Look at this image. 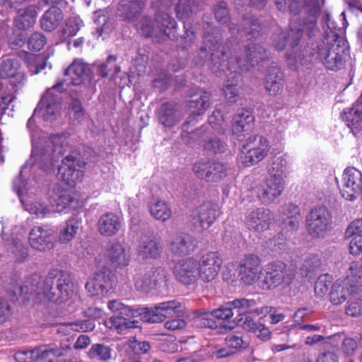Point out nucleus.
I'll return each instance as SVG.
<instances>
[{
	"label": "nucleus",
	"mask_w": 362,
	"mask_h": 362,
	"mask_svg": "<svg viewBox=\"0 0 362 362\" xmlns=\"http://www.w3.org/2000/svg\"><path fill=\"white\" fill-rule=\"evenodd\" d=\"M240 47L236 39L228 40L225 44L220 45L216 37L204 32L203 44L197 52V64L202 65L210 59L215 65H221L228 62L237 63L241 70L247 69L248 64L254 66L267 57L265 49L260 45L251 42L246 46V58L242 59L239 54Z\"/></svg>",
	"instance_id": "f257e3e1"
},
{
	"label": "nucleus",
	"mask_w": 362,
	"mask_h": 362,
	"mask_svg": "<svg viewBox=\"0 0 362 362\" xmlns=\"http://www.w3.org/2000/svg\"><path fill=\"white\" fill-rule=\"evenodd\" d=\"M327 35V38L316 45L313 44L311 47L302 49L298 57L289 54L288 64L293 66L298 61L312 62L315 57L329 70L337 71L343 69L349 57L347 42L343 37H337L334 32Z\"/></svg>",
	"instance_id": "f03ea898"
},
{
	"label": "nucleus",
	"mask_w": 362,
	"mask_h": 362,
	"mask_svg": "<svg viewBox=\"0 0 362 362\" xmlns=\"http://www.w3.org/2000/svg\"><path fill=\"white\" fill-rule=\"evenodd\" d=\"M320 6L318 0H306L304 7V13L306 18L304 19L300 28H296L294 23H291L288 33L281 32L274 37V45L278 50H282L288 42H291L293 47L298 44L302 36V32L305 31L309 37L315 36L318 32L317 26V17L320 13Z\"/></svg>",
	"instance_id": "7ed1b4c3"
},
{
	"label": "nucleus",
	"mask_w": 362,
	"mask_h": 362,
	"mask_svg": "<svg viewBox=\"0 0 362 362\" xmlns=\"http://www.w3.org/2000/svg\"><path fill=\"white\" fill-rule=\"evenodd\" d=\"M136 28L144 37H151L153 41L161 42L175 37L176 22L168 13H163L156 15L155 20L142 17Z\"/></svg>",
	"instance_id": "20e7f679"
},
{
	"label": "nucleus",
	"mask_w": 362,
	"mask_h": 362,
	"mask_svg": "<svg viewBox=\"0 0 362 362\" xmlns=\"http://www.w3.org/2000/svg\"><path fill=\"white\" fill-rule=\"evenodd\" d=\"M42 289L46 299L57 304H62L72 296L74 284L67 274L61 270H53L45 278Z\"/></svg>",
	"instance_id": "39448f33"
},
{
	"label": "nucleus",
	"mask_w": 362,
	"mask_h": 362,
	"mask_svg": "<svg viewBox=\"0 0 362 362\" xmlns=\"http://www.w3.org/2000/svg\"><path fill=\"white\" fill-rule=\"evenodd\" d=\"M107 306L110 310L119 313L104 321L107 328L121 334L127 329L139 327V321L134 320L138 317L136 309L127 306L117 300L110 301Z\"/></svg>",
	"instance_id": "423d86ee"
},
{
	"label": "nucleus",
	"mask_w": 362,
	"mask_h": 362,
	"mask_svg": "<svg viewBox=\"0 0 362 362\" xmlns=\"http://www.w3.org/2000/svg\"><path fill=\"white\" fill-rule=\"evenodd\" d=\"M194 123V119L186 121L182 125V140L188 144H192L202 141L203 147L205 150L214 153H223L226 148L224 141L218 139L213 132L206 131V127H202L195 131H189V125Z\"/></svg>",
	"instance_id": "0eeeda50"
},
{
	"label": "nucleus",
	"mask_w": 362,
	"mask_h": 362,
	"mask_svg": "<svg viewBox=\"0 0 362 362\" xmlns=\"http://www.w3.org/2000/svg\"><path fill=\"white\" fill-rule=\"evenodd\" d=\"M181 304L176 300L163 302L152 308H136L138 317L148 323H158L167 317H180L182 313Z\"/></svg>",
	"instance_id": "6e6552de"
},
{
	"label": "nucleus",
	"mask_w": 362,
	"mask_h": 362,
	"mask_svg": "<svg viewBox=\"0 0 362 362\" xmlns=\"http://www.w3.org/2000/svg\"><path fill=\"white\" fill-rule=\"evenodd\" d=\"M269 150V141L260 135L249 136L241 150L240 160L247 166L257 164Z\"/></svg>",
	"instance_id": "1a4fd4ad"
},
{
	"label": "nucleus",
	"mask_w": 362,
	"mask_h": 362,
	"mask_svg": "<svg viewBox=\"0 0 362 362\" xmlns=\"http://www.w3.org/2000/svg\"><path fill=\"white\" fill-rule=\"evenodd\" d=\"M86 163L81 159L80 154L73 152L63 158L61 165L58 168V178L67 185L72 187L83 177V168Z\"/></svg>",
	"instance_id": "9d476101"
},
{
	"label": "nucleus",
	"mask_w": 362,
	"mask_h": 362,
	"mask_svg": "<svg viewBox=\"0 0 362 362\" xmlns=\"http://www.w3.org/2000/svg\"><path fill=\"white\" fill-rule=\"evenodd\" d=\"M295 275V270L290 266L280 261L273 262L266 267L264 281L268 288H286L291 284Z\"/></svg>",
	"instance_id": "9b49d317"
},
{
	"label": "nucleus",
	"mask_w": 362,
	"mask_h": 362,
	"mask_svg": "<svg viewBox=\"0 0 362 362\" xmlns=\"http://www.w3.org/2000/svg\"><path fill=\"white\" fill-rule=\"evenodd\" d=\"M194 175L207 182H217L228 175V168L222 163L209 158L196 161L192 168Z\"/></svg>",
	"instance_id": "f8f14e48"
},
{
	"label": "nucleus",
	"mask_w": 362,
	"mask_h": 362,
	"mask_svg": "<svg viewBox=\"0 0 362 362\" xmlns=\"http://www.w3.org/2000/svg\"><path fill=\"white\" fill-rule=\"evenodd\" d=\"M306 221L308 231L313 237H323L332 228V216L325 206L313 209Z\"/></svg>",
	"instance_id": "ddd939ff"
},
{
	"label": "nucleus",
	"mask_w": 362,
	"mask_h": 362,
	"mask_svg": "<svg viewBox=\"0 0 362 362\" xmlns=\"http://www.w3.org/2000/svg\"><path fill=\"white\" fill-rule=\"evenodd\" d=\"M167 280V272L161 267H152L146 273L136 274L134 279L136 288L144 293L157 289L165 284Z\"/></svg>",
	"instance_id": "4468645a"
},
{
	"label": "nucleus",
	"mask_w": 362,
	"mask_h": 362,
	"mask_svg": "<svg viewBox=\"0 0 362 362\" xmlns=\"http://www.w3.org/2000/svg\"><path fill=\"white\" fill-rule=\"evenodd\" d=\"M220 215L219 207L216 204L206 202L197 207L192 214V222L194 227L206 230Z\"/></svg>",
	"instance_id": "2eb2a0df"
},
{
	"label": "nucleus",
	"mask_w": 362,
	"mask_h": 362,
	"mask_svg": "<svg viewBox=\"0 0 362 362\" xmlns=\"http://www.w3.org/2000/svg\"><path fill=\"white\" fill-rule=\"evenodd\" d=\"M59 93L62 91V83L54 85L51 89H48L40 101L35 114H40L45 119H49L59 112V97L55 95L53 91Z\"/></svg>",
	"instance_id": "dca6fc26"
},
{
	"label": "nucleus",
	"mask_w": 362,
	"mask_h": 362,
	"mask_svg": "<svg viewBox=\"0 0 362 362\" xmlns=\"http://www.w3.org/2000/svg\"><path fill=\"white\" fill-rule=\"evenodd\" d=\"M112 275L110 269L103 268L86 283V289L92 296H103L112 288Z\"/></svg>",
	"instance_id": "f3484780"
},
{
	"label": "nucleus",
	"mask_w": 362,
	"mask_h": 362,
	"mask_svg": "<svg viewBox=\"0 0 362 362\" xmlns=\"http://www.w3.org/2000/svg\"><path fill=\"white\" fill-rule=\"evenodd\" d=\"M199 262L192 258L181 259L174 267L176 279L183 284L189 285L200 278Z\"/></svg>",
	"instance_id": "a211bd4d"
},
{
	"label": "nucleus",
	"mask_w": 362,
	"mask_h": 362,
	"mask_svg": "<svg viewBox=\"0 0 362 362\" xmlns=\"http://www.w3.org/2000/svg\"><path fill=\"white\" fill-rule=\"evenodd\" d=\"M284 185L281 175H270L259 188L257 197L262 204H271L281 194Z\"/></svg>",
	"instance_id": "6ab92c4d"
},
{
	"label": "nucleus",
	"mask_w": 362,
	"mask_h": 362,
	"mask_svg": "<svg viewBox=\"0 0 362 362\" xmlns=\"http://www.w3.org/2000/svg\"><path fill=\"white\" fill-rule=\"evenodd\" d=\"M199 264L200 279L203 281L210 282L218 276L223 261L220 254L210 252L202 257Z\"/></svg>",
	"instance_id": "aec40b11"
},
{
	"label": "nucleus",
	"mask_w": 362,
	"mask_h": 362,
	"mask_svg": "<svg viewBox=\"0 0 362 362\" xmlns=\"http://www.w3.org/2000/svg\"><path fill=\"white\" fill-rule=\"evenodd\" d=\"M272 220L273 216L269 209L257 208L246 215L245 224L250 231L262 233L269 228Z\"/></svg>",
	"instance_id": "412c9836"
},
{
	"label": "nucleus",
	"mask_w": 362,
	"mask_h": 362,
	"mask_svg": "<svg viewBox=\"0 0 362 362\" xmlns=\"http://www.w3.org/2000/svg\"><path fill=\"white\" fill-rule=\"evenodd\" d=\"M362 192V174L354 168L345 170L343 175L342 197L346 200H354Z\"/></svg>",
	"instance_id": "4be33fe9"
},
{
	"label": "nucleus",
	"mask_w": 362,
	"mask_h": 362,
	"mask_svg": "<svg viewBox=\"0 0 362 362\" xmlns=\"http://www.w3.org/2000/svg\"><path fill=\"white\" fill-rule=\"evenodd\" d=\"M54 230L47 226H35L29 233L30 245L40 252L51 250L54 247Z\"/></svg>",
	"instance_id": "5701e85b"
},
{
	"label": "nucleus",
	"mask_w": 362,
	"mask_h": 362,
	"mask_svg": "<svg viewBox=\"0 0 362 362\" xmlns=\"http://www.w3.org/2000/svg\"><path fill=\"white\" fill-rule=\"evenodd\" d=\"M105 257L112 266L122 268L129 264L130 249L118 241H112L106 246Z\"/></svg>",
	"instance_id": "b1692460"
},
{
	"label": "nucleus",
	"mask_w": 362,
	"mask_h": 362,
	"mask_svg": "<svg viewBox=\"0 0 362 362\" xmlns=\"http://www.w3.org/2000/svg\"><path fill=\"white\" fill-rule=\"evenodd\" d=\"M260 273V260L257 256L249 255L241 260L239 276L245 284H254L259 279Z\"/></svg>",
	"instance_id": "393cba45"
},
{
	"label": "nucleus",
	"mask_w": 362,
	"mask_h": 362,
	"mask_svg": "<svg viewBox=\"0 0 362 362\" xmlns=\"http://www.w3.org/2000/svg\"><path fill=\"white\" fill-rule=\"evenodd\" d=\"M254 127L255 117L249 110H240L233 117V133L239 140L252 132Z\"/></svg>",
	"instance_id": "a878e982"
},
{
	"label": "nucleus",
	"mask_w": 362,
	"mask_h": 362,
	"mask_svg": "<svg viewBox=\"0 0 362 362\" xmlns=\"http://www.w3.org/2000/svg\"><path fill=\"white\" fill-rule=\"evenodd\" d=\"M284 74L276 64H272L267 71L264 86L270 95H277L283 90Z\"/></svg>",
	"instance_id": "bb28decb"
},
{
	"label": "nucleus",
	"mask_w": 362,
	"mask_h": 362,
	"mask_svg": "<svg viewBox=\"0 0 362 362\" xmlns=\"http://www.w3.org/2000/svg\"><path fill=\"white\" fill-rule=\"evenodd\" d=\"M358 286L350 284L349 279H339L332 285L329 293L330 300L334 305L344 303L348 296L356 293Z\"/></svg>",
	"instance_id": "cd10ccee"
},
{
	"label": "nucleus",
	"mask_w": 362,
	"mask_h": 362,
	"mask_svg": "<svg viewBox=\"0 0 362 362\" xmlns=\"http://www.w3.org/2000/svg\"><path fill=\"white\" fill-rule=\"evenodd\" d=\"M182 114L177 103L168 102L162 105L158 110L159 122L165 127H173L178 124L182 118Z\"/></svg>",
	"instance_id": "c85d7f7f"
},
{
	"label": "nucleus",
	"mask_w": 362,
	"mask_h": 362,
	"mask_svg": "<svg viewBox=\"0 0 362 362\" xmlns=\"http://www.w3.org/2000/svg\"><path fill=\"white\" fill-rule=\"evenodd\" d=\"M144 8V3L141 0H121L116 14L123 21H134Z\"/></svg>",
	"instance_id": "c756f323"
},
{
	"label": "nucleus",
	"mask_w": 362,
	"mask_h": 362,
	"mask_svg": "<svg viewBox=\"0 0 362 362\" xmlns=\"http://www.w3.org/2000/svg\"><path fill=\"white\" fill-rule=\"evenodd\" d=\"M45 278L37 274H33L27 276L23 284L14 291L15 295L18 293L21 296L28 300L34 294L42 295V286Z\"/></svg>",
	"instance_id": "7c9ffc66"
},
{
	"label": "nucleus",
	"mask_w": 362,
	"mask_h": 362,
	"mask_svg": "<svg viewBox=\"0 0 362 362\" xmlns=\"http://www.w3.org/2000/svg\"><path fill=\"white\" fill-rule=\"evenodd\" d=\"M90 74V70L87 64L81 61H74L64 71V76L67 77L64 82L74 86L80 85Z\"/></svg>",
	"instance_id": "2f4dec72"
},
{
	"label": "nucleus",
	"mask_w": 362,
	"mask_h": 362,
	"mask_svg": "<svg viewBox=\"0 0 362 362\" xmlns=\"http://www.w3.org/2000/svg\"><path fill=\"white\" fill-rule=\"evenodd\" d=\"M195 240L187 233L177 234L170 244V250L175 255H187L194 250Z\"/></svg>",
	"instance_id": "473e14b6"
},
{
	"label": "nucleus",
	"mask_w": 362,
	"mask_h": 362,
	"mask_svg": "<svg viewBox=\"0 0 362 362\" xmlns=\"http://www.w3.org/2000/svg\"><path fill=\"white\" fill-rule=\"evenodd\" d=\"M68 136L66 134L52 135L46 141L47 148L45 153H51L52 159L56 161L62 157L64 152L69 150L70 147L67 142Z\"/></svg>",
	"instance_id": "72a5a7b5"
},
{
	"label": "nucleus",
	"mask_w": 362,
	"mask_h": 362,
	"mask_svg": "<svg viewBox=\"0 0 362 362\" xmlns=\"http://www.w3.org/2000/svg\"><path fill=\"white\" fill-rule=\"evenodd\" d=\"M69 346L57 347L55 345H46L33 349V362H52V356L61 357L66 354Z\"/></svg>",
	"instance_id": "f704fd0d"
},
{
	"label": "nucleus",
	"mask_w": 362,
	"mask_h": 362,
	"mask_svg": "<svg viewBox=\"0 0 362 362\" xmlns=\"http://www.w3.org/2000/svg\"><path fill=\"white\" fill-rule=\"evenodd\" d=\"M121 227L119 218L112 213H107L100 216L98 222L100 233L106 237L115 235Z\"/></svg>",
	"instance_id": "c9c22d12"
},
{
	"label": "nucleus",
	"mask_w": 362,
	"mask_h": 362,
	"mask_svg": "<svg viewBox=\"0 0 362 362\" xmlns=\"http://www.w3.org/2000/svg\"><path fill=\"white\" fill-rule=\"evenodd\" d=\"M342 120L347 127L354 133L355 130L362 127V98L356 101L354 106L344 110L341 115Z\"/></svg>",
	"instance_id": "e433bc0d"
},
{
	"label": "nucleus",
	"mask_w": 362,
	"mask_h": 362,
	"mask_svg": "<svg viewBox=\"0 0 362 362\" xmlns=\"http://www.w3.org/2000/svg\"><path fill=\"white\" fill-rule=\"evenodd\" d=\"M161 252L160 244L153 238L141 240L138 247L139 256L146 260L156 259L160 257Z\"/></svg>",
	"instance_id": "4c0bfd02"
},
{
	"label": "nucleus",
	"mask_w": 362,
	"mask_h": 362,
	"mask_svg": "<svg viewBox=\"0 0 362 362\" xmlns=\"http://www.w3.org/2000/svg\"><path fill=\"white\" fill-rule=\"evenodd\" d=\"M243 320L242 327L244 329L254 333L260 340L266 341L271 339L272 332L269 329L259 320L255 321L251 317L245 316L240 318Z\"/></svg>",
	"instance_id": "58836bf2"
},
{
	"label": "nucleus",
	"mask_w": 362,
	"mask_h": 362,
	"mask_svg": "<svg viewBox=\"0 0 362 362\" xmlns=\"http://www.w3.org/2000/svg\"><path fill=\"white\" fill-rule=\"evenodd\" d=\"M63 18L62 10L58 7L52 6L46 11L41 18V28L45 31L51 32L59 25Z\"/></svg>",
	"instance_id": "ea45409f"
},
{
	"label": "nucleus",
	"mask_w": 362,
	"mask_h": 362,
	"mask_svg": "<svg viewBox=\"0 0 362 362\" xmlns=\"http://www.w3.org/2000/svg\"><path fill=\"white\" fill-rule=\"evenodd\" d=\"M151 216L156 220L165 222L172 216V209L169 204L161 199H153L148 204Z\"/></svg>",
	"instance_id": "a19ab883"
},
{
	"label": "nucleus",
	"mask_w": 362,
	"mask_h": 362,
	"mask_svg": "<svg viewBox=\"0 0 362 362\" xmlns=\"http://www.w3.org/2000/svg\"><path fill=\"white\" fill-rule=\"evenodd\" d=\"M37 16V11L33 6L21 8L15 18L16 25L19 29H28L35 24Z\"/></svg>",
	"instance_id": "79ce46f5"
},
{
	"label": "nucleus",
	"mask_w": 362,
	"mask_h": 362,
	"mask_svg": "<svg viewBox=\"0 0 362 362\" xmlns=\"http://www.w3.org/2000/svg\"><path fill=\"white\" fill-rule=\"evenodd\" d=\"M81 223V221L76 217L68 219L64 228L59 233V242L62 244H66L71 242L77 234Z\"/></svg>",
	"instance_id": "37998d69"
},
{
	"label": "nucleus",
	"mask_w": 362,
	"mask_h": 362,
	"mask_svg": "<svg viewBox=\"0 0 362 362\" xmlns=\"http://www.w3.org/2000/svg\"><path fill=\"white\" fill-rule=\"evenodd\" d=\"M210 95L207 92L194 95L188 101V107L193 115H200L204 113L209 106Z\"/></svg>",
	"instance_id": "c03bdc74"
},
{
	"label": "nucleus",
	"mask_w": 362,
	"mask_h": 362,
	"mask_svg": "<svg viewBox=\"0 0 362 362\" xmlns=\"http://www.w3.org/2000/svg\"><path fill=\"white\" fill-rule=\"evenodd\" d=\"M21 57H23L27 66L32 74H37L46 66L45 57L41 54H33L26 52H19Z\"/></svg>",
	"instance_id": "a18cd8bd"
},
{
	"label": "nucleus",
	"mask_w": 362,
	"mask_h": 362,
	"mask_svg": "<svg viewBox=\"0 0 362 362\" xmlns=\"http://www.w3.org/2000/svg\"><path fill=\"white\" fill-rule=\"evenodd\" d=\"M74 199L71 194V192L62 189L58 190L55 197H52V202H54L53 207L55 206V209H51L53 212H61L64 209L69 207L73 202Z\"/></svg>",
	"instance_id": "49530a36"
},
{
	"label": "nucleus",
	"mask_w": 362,
	"mask_h": 362,
	"mask_svg": "<svg viewBox=\"0 0 362 362\" xmlns=\"http://www.w3.org/2000/svg\"><path fill=\"white\" fill-rule=\"evenodd\" d=\"M261 31L259 23L253 16L244 18L243 28L238 29V32L244 34L245 36H250V38H256Z\"/></svg>",
	"instance_id": "de8ad7c7"
},
{
	"label": "nucleus",
	"mask_w": 362,
	"mask_h": 362,
	"mask_svg": "<svg viewBox=\"0 0 362 362\" xmlns=\"http://www.w3.org/2000/svg\"><path fill=\"white\" fill-rule=\"evenodd\" d=\"M229 305L233 308L234 314L243 315L252 312L256 305V302L253 299L239 298L230 301Z\"/></svg>",
	"instance_id": "09e8293b"
},
{
	"label": "nucleus",
	"mask_w": 362,
	"mask_h": 362,
	"mask_svg": "<svg viewBox=\"0 0 362 362\" xmlns=\"http://www.w3.org/2000/svg\"><path fill=\"white\" fill-rule=\"evenodd\" d=\"M71 101L69 104V115L71 119L81 123L85 119V110L81 102L76 95H71Z\"/></svg>",
	"instance_id": "8fccbe9b"
},
{
	"label": "nucleus",
	"mask_w": 362,
	"mask_h": 362,
	"mask_svg": "<svg viewBox=\"0 0 362 362\" xmlns=\"http://www.w3.org/2000/svg\"><path fill=\"white\" fill-rule=\"evenodd\" d=\"M112 349L107 345L95 344L89 350L88 355L92 359L107 361L112 356Z\"/></svg>",
	"instance_id": "3c124183"
},
{
	"label": "nucleus",
	"mask_w": 362,
	"mask_h": 362,
	"mask_svg": "<svg viewBox=\"0 0 362 362\" xmlns=\"http://www.w3.org/2000/svg\"><path fill=\"white\" fill-rule=\"evenodd\" d=\"M19 68V64L15 59H7L1 64L0 77L2 78H13L17 73Z\"/></svg>",
	"instance_id": "603ef678"
},
{
	"label": "nucleus",
	"mask_w": 362,
	"mask_h": 362,
	"mask_svg": "<svg viewBox=\"0 0 362 362\" xmlns=\"http://www.w3.org/2000/svg\"><path fill=\"white\" fill-rule=\"evenodd\" d=\"M209 123L218 133L224 134L227 129L223 116L219 110H214L212 115L209 117Z\"/></svg>",
	"instance_id": "864d4df0"
},
{
	"label": "nucleus",
	"mask_w": 362,
	"mask_h": 362,
	"mask_svg": "<svg viewBox=\"0 0 362 362\" xmlns=\"http://www.w3.org/2000/svg\"><path fill=\"white\" fill-rule=\"evenodd\" d=\"M225 341L228 346L235 349L246 348L248 346V342L243 339V335L240 332H234L228 334Z\"/></svg>",
	"instance_id": "5fc2aeb1"
},
{
	"label": "nucleus",
	"mask_w": 362,
	"mask_h": 362,
	"mask_svg": "<svg viewBox=\"0 0 362 362\" xmlns=\"http://www.w3.org/2000/svg\"><path fill=\"white\" fill-rule=\"evenodd\" d=\"M177 18L185 19L197 11V8L190 0H179L175 8Z\"/></svg>",
	"instance_id": "6e6d98bb"
},
{
	"label": "nucleus",
	"mask_w": 362,
	"mask_h": 362,
	"mask_svg": "<svg viewBox=\"0 0 362 362\" xmlns=\"http://www.w3.org/2000/svg\"><path fill=\"white\" fill-rule=\"evenodd\" d=\"M332 280V276L329 274L320 276L315 285V294L320 297L324 296L329 288Z\"/></svg>",
	"instance_id": "4d7b16f0"
},
{
	"label": "nucleus",
	"mask_w": 362,
	"mask_h": 362,
	"mask_svg": "<svg viewBox=\"0 0 362 362\" xmlns=\"http://www.w3.org/2000/svg\"><path fill=\"white\" fill-rule=\"evenodd\" d=\"M9 245L16 261L22 262L28 257V250L19 239L13 240Z\"/></svg>",
	"instance_id": "13d9d810"
},
{
	"label": "nucleus",
	"mask_w": 362,
	"mask_h": 362,
	"mask_svg": "<svg viewBox=\"0 0 362 362\" xmlns=\"http://www.w3.org/2000/svg\"><path fill=\"white\" fill-rule=\"evenodd\" d=\"M286 239L281 234H278L265 242V247L270 251L279 252L286 249Z\"/></svg>",
	"instance_id": "bf43d9fd"
},
{
	"label": "nucleus",
	"mask_w": 362,
	"mask_h": 362,
	"mask_svg": "<svg viewBox=\"0 0 362 362\" xmlns=\"http://www.w3.org/2000/svg\"><path fill=\"white\" fill-rule=\"evenodd\" d=\"M349 274L345 279H349L350 284L358 286V281L362 278V263L358 261L352 262L349 268Z\"/></svg>",
	"instance_id": "052dcab7"
},
{
	"label": "nucleus",
	"mask_w": 362,
	"mask_h": 362,
	"mask_svg": "<svg viewBox=\"0 0 362 362\" xmlns=\"http://www.w3.org/2000/svg\"><path fill=\"white\" fill-rule=\"evenodd\" d=\"M47 42V38L41 33H35L30 35L28 39V45L30 49L40 51Z\"/></svg>",
	"instance_id": "680f3d73"
},
{
	"label": "nucleus",
	"mask_w": 362,
	"mask_h": 362,
	"mask_svg": "<svg viewBox=\"0 0 362 362\" xmlns=\"http://www.w3.org/2000/svg\"><path fill=\"white\" fill-rule=\"evenodd\" d=\"M68 327L75 332H89L92 331L95 327V322L90 320H78L66 324Z\"/></svg>",
	"instance_id": "e2e57ef3"
},
{
	"label": "nucleus",
	"mask_w": 362,
	"mask_h": 362,
	"mask_svg": "<svg viewBox=\"0 0 362 362\" xmlns=\"http://www.w3.org/2000/svg\"><path fill=\"white\" fill-rule=\"evenodd\" d=\"M211 312L199 310L197 313V322L202 327L215 329L216 322L211 317Z\"/></svg>",
	"instance_id": "0e129e2a"
},
{
	"label": "nucleus",
	"mask_w": 362,
	"mask_h": 362,
	"mask_svg": "<svg viewBox=\"0 0 362 362\" xmlns=\"http://www.w3.org/2000/svg\"><path fill=\"white\" fill-rule=\"evenodd\" d=\"M116 61V57L113 55H110L106 63L100 64L96 66V70L98 74H99L102 77H106L108 75L109 71L113 68H115V71L119 72L120 70L118 67H117L115 64H112L115 63Z\"/></svg>",
	"instance_id": "69168bd1"
},
{
	"label": "nucleus",
	"mask_w": 362,
	"mask_h": 362,
	"mask_svg": "<svg viewBox=\"0 0 362 362\" xmlns=\"http://www.w3.org/2000/svg\"><path fill=\"white\" fill-rule=\"evenodd\" d=\"M234 315V311L229 305V302L221 308L214 310L211 312V315L218 320H228Z\"/></svg>",
	"instance_id": "338daca9"
},
{
	"label": "nucleus",
	"mask_w": 362,
	"mask_h": 362,
	"mask_svg": "<svg viewBox=\"0 0 362 362\" xmlns=\"http://www.w3.org/2000/svg\"><path fill=\"white\" fill-rule=\"evenodd\" d=\"M214 14L216 20L226 24L229 22V13L227 4L225 2H220L214 8Z\"/></svg>",
	"instance_id": "774afa93"
}]
</instances>
